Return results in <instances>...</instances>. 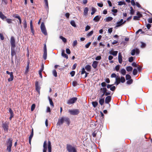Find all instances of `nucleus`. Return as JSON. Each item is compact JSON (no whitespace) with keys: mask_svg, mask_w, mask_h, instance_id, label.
Instances as JSON below:
<instances>
[{"mask_svg":"<svg viewBox=\"0 0 152 152\" xmlns=\"http://www.w3.org/2000/svg\"><path fill=\"white\" fill-rule=\"evenodd\" d=\"M75 72L74 71H72L70 72V74L72 77H73L75 75Z\"/></svg>","mask_w":152,"mask_h":152,"instance_id":"nucleus-64","label":"nucleus"},{"mask_svg":"<svg viewBox=\"0 0 152 152\" xmlns=\"http://www.w3.org/2000/svg\"><path fill=\"white\" fill-rule=\"evenodd\" d=\"M53 75L55 77H56L57 76V73L56 70H54L53 71Z\"/></svg>","mask_w":152,"mask_h":152,"instance_id":"nucleus-44","label":"nucleus"},{"mask_svg":"<svg viewBox=\"0 0 152 152\" xmlns=\"http://www.w3.org/2000/svg\"><path fill=\"white\" fill-rule=\"evenodd\" d=\"M72 85L74 86H75L77 85V83L76 81H73L72 82Z\"/></svg>","mask_w":152,"mask_h":152,"instance_id":"nucleus-59","label":"nucleus"},{"mask_svg":"<svg viewBox=\"0 0 152 152\" xmlns=\"http://www.w3.org/2000/svg\"><path fill=\"white\" fill-rule=\"evenodd\" d=\"M9 123L5 122L2 124V126L4 129V132L7 133L8 132L9 129Z\"/></svg>","mask_w":152,"mask_h":152,"instance_id":"nucleus-2","label":"nucleus"},{"mask_svg":"<svg viewBox=\"0 0 152 152\" xmlns=\"http://www.w3.org/2000/svg\"><path fill=\"white\" fill-rule=\"evenodd\" d=\"M47 57V51H44L43 58L44 60H46Z\"/></svg>","mask_w":152,"mask_h":152,"instance_id":"nucleus-28","label":"nucleus"},{"mask_svg":"<svg viewBox=\"0 0 152 152\" xmlns=\"http://www.w3.org/2000/svg\"><path fill=\"white\" fill-rule=\"evenodd\" d=\"M111 77V78H115L117 77V76H116V75L115 73H113L111 74L110 76Z\"/></svg>","mask_w":152,"mask_h":152,"instance_id":"nucleus-53","label":"nucleus"},{"mask_svg":"<svg viewBox=\"0 0 152 152\" xmlns=\"http://www.w3.org/2000/svg\"><path fill=\"white\" fill-rule=\"evenodd\" d=\"M139 32H141V33H140V34H143L144 33V32L142 31V29H139L136 32V34H138V33Z\"/></svg>","mask_w":152,"mask_h":152,"instance_id":"nucleus-45","label":"nucleus"},{"mask_svg":"<svg viewBox=\"0 0 152 152\" xmlns=\"http://www.w3.org/2000/svg\"><path fill=\"white\" fill-rule=\"evenodd\" d=\"M118 5L119 6H121L123 5H125V3L124 1H120L118 2Z\"/></svg>","mask_w":152,"mask_h":152,"instance_id":"nucleus-35","label":"nucleus"},{"mask_svg":"<svg viewBox=\"0 0 152 152\" xmlns=\"http://www.w3.org/2000/svg\"><path fill=\"white\" fill-rule=\"evenodd\" d=\"M71 24L74 27H76V25L75 21L73 20H72L70 22Z\"/></svg>","mask_w":152,"mask_h":152,"instance_id":"nucleus-31","label":"nucleus"},{"mask_svg":"<svg viewBox=\"0 0 152 152\" xmlns=\"http://www.w3.org/2000/svg\"><path fill=\"white\" fill-rule=\"evenodd\" d=\"M48 99L50 105L52 106L53 107L54 104L52 99L50 98L49 96H48Z\"/></svg>","mask_w":152,"mask_h":152,"instance_id":"nucleus-25","label":"nucleus"},{"mask_svg":"<svg viewBox=\"0 0 152 152\" xmlns=\"http://www.w3.org/2000/svg\"><path fill=\"white\" fill-rule=\"evenodd\" d=\"M131 77L129 75H128V74L126 75V80H127L131 79Z\"/></svg>","mask_w":152,"mask_h":152,"instance_id":"nucleus-40","label":"nucleus"},{"mask_svg":"<svg viewBox=\"0 0 152 152\" xmlns=\"http://www.w3.org/2000/svg\"><path fill=\"white\" fill-rule=\"evenodd\" d=\"M91 44V42H88L87 44L86 45H85V47L86 48H89V46Z\"/></svg>","mask_w":152,"mask_h":152,"instance_id":"nucleus-56","label":"nucleus"},{"mask_svg":"<svg viewBox=\"0 0 152 152\" xmlns=\"http://www.w3.org/2000/svg\"><path fill=\"white\" fill-rule=\"evenodd\" d=\"M94 31H91L87 34V36L88 37H89L90 36H91L93 34Z\"/></svg>","mask_w":152,"mask_h":152,"instance_id":"nucleus-37","label":"nucleus"},{"mask_svg":"<svg viewBox=\"0 0 152 152\" xmlns=\"http://www.w3.org/2000/svg\"><path fill=\"white\" fill-rule=\"evenodd\" d=\"M90 28L91 27L90 26L87 25L85 28V31H87L90 29Z\"/></svg>","mask_w":152,"mask_h":152,"instance_id":"nucleus-48","label":"nucleus"},{"mask_svg":"<svg viewBox=\"0 0 152 152\" xmlns=\"http://www.w3.org/2000/svg\"><path fill=\"white\" fill-rule=\"evenodd\" d=\"M121 82L122 83H124L125 81V78L123 77H121L120 78Z\"/></svg>","mask_w":152,"mask_h":152,"instance_id":"nucleus-41","label":"nucleus"},{"mask_svg":"<svg viewBox=\"0 0 152 152\" xmlns=\"http://www.w3.org/2000/svg\"><path fill=\"white\" fill-rule=\"evenodd\" d=\"M64 121V117H61V118L59 119L57 123V125L59 126L63 124Z\"/></svg>","mask_w":152,"mask_h":152,"instance_id":"nucleus-9","label":"nucleus"},{"mask_svg":"<svg viewBox=\"0 0 152 152\" xmlns=\"http://www.w3.org/2000/svg\"><path fill=\"white\" fill-rule=\"evenodd\" d=\"M10 77L8 79V81L9 82L13 80L14 76L13 75V73L12 72H11V74L10 75Z\"/></svg>","mask_w":152,"mask_h":152,"instance_id":"nucleus-19","label":"nucleus"},{"mask_svg":"<svg viewBox=\"0 0 152 152\" xmlns=\"http://www.w3.org/2000/svg\"><path fill=\"white\" fill-rule=\"evenodd\" d=\"M12 48H11V55L12 58H13V56L16 55V53Z\"/></svg>","mask_w":152,"mask_h":152,"instance_id":"nucleus-22","label":"nucleus"},{"mask_svg":"<svg viewBox=\"0 0 152 152\" xmlns=\"http://www.w3.org/2000/svg\"><path fill=\"white\" fill-rule=\"evenodd\" d=\"M12 139L11 138H9L7 141V150L9 152H11V148L12 146Z\"/></svg>","mask_w":152,"mask_h":152,"instance_id":"nucleus-1","label":"nucleus"},{"mask_svg":"<svg viewBox=\"0 0 152 152\" xmlns=\"http://www.w3.org/2000/svg\"><path fill=\"white\" fill-rule=\"evenodd\" d=\"M48 152H51V146L50 141L49 140L48 142Z\"/></svg>","mask_w":152,"mask_h":152,"instance_id":"nucleus-12","label":"nucleus"},{"mask_svg":"<svg viewBox=\"0 0 152 152\" xmlns=\"http://www.w3.org/2000/svg\"><path fill=\"white\" fill-rule=\"evenodd\" d=\"M98 64V62L97 61H94L93 62L92 66L94 69H96V68Z\"/></svg>","mask_w":152,"mask_h":152,"instance_id":"nucleus-17","label":"nucleus"},{"mask_svg":"<svg viewBox=\"0 0 152 152\" xmlns=\"http://www.w3.org/2000/svg\"><path fill=\"white\" fill-rule=\"evenodd\" d=\"M115 88L116 87L115 86H113L111 87L110 89V90L113 91L115 90Z\"/></svg>","mask_w":152,"mask_h":152,"instance_id":"nucleus-60","label":"nucleus"},{"mask_svg":"<svg viewBox=\"0 0 152 152\" xmlns=\"http://www.w3.org/2000/svg\"><path fill=\"white\" fill-rule=\"evenodd\" d=\"M40 28L42 32L45 35H47L46 28L43 22H42Z\"/></svg>","mask_w":152,"mask_h":152,"instance_id":"nucleus-3","label":"nucleus"},{"mask_svg":"<svg viewBox=\"0 0 152 152\" xmlns=\"http://www.w3.org/2000/svg\"><path fill=\"white\" fill-rule=\"evenodd\" d=\"M133 82V80L132 79L128 80L126 82V83L128 85H130Z\"/></svg>","mask_w":152,"mask_h":152,"instance_id":"nucleus-39","label":"nucleus"},{"mask_svg":"<svg viewBox=\"0 0 152 152\" xmlns=\"http://www.w3.org/2000/svg\"><path fill=\"white\" fill-rule=\"evenodd\" d=\"M60 38L65 43L66 42V39L65 38L63 37L62 36H60Z\"/></svg>","mask_w":152,"mask_h":152,"instance_id":"nucleus-36","label":"nucleus"},{"mask_svg":"<svg viewBox=\"0 0 152 152\" xmlns=\"http://www.w3.org/2000/svg\"><path fill=\"white\" fill-rule=\"evenodd\" d=\"M34 133H33V129H32V131L31 132V134L29 137V139H32Z\"/></svg>","mask_w":152,"mask_h":152,"instance_id":"nucleus-38","label":"nucleus"},{"mask_svg":"<svg viewBox=\"0 0 152 152\" xmlns=\"http://www.w3.org/2000/svg\"><path fill=\"white\" fill-rule=\"evenodd\" d=\"M15 41L14 38L13 37H12L10 39L11 48H14L15 47Z\"/></svg>","mask_w":152,"mask_h":152,"instance_id":"nucleus-7","label":"nucleus"},{"mask_svg":"<svg viewBox=\"0 0 152 152\" xmlns=\"http://www.w3.org/2000/svg\"><path fill=\"white\" fill-rule=\"evenodd\" d=\"M88 11V9L87 7H86L85 8L84 10V15L86 16L87 15Z\"/></svg>","mask_w":152,"mask_h":152,"instance_id":"nucleus-24","label":"nucleus"},{"mask_svg":"<svg viewBox=\"0 0 152 152\" xmlns=\"http://www.w3.org/2000/svg\"><path fill=\"white\" fill-rule=\"evenodd\" d=\"M104 102V98H102L99 99V103L101 105H102L103 104Z\"/></svg>","mask_w":152,"mask_h":152,"instance_id":"nucleus-27","label":"nucleus"},{"mask_svg":"<svg viewBox=\"0 0 152 152\" xmlns=\"http://www.w3.org/2000/svg\"><path fill=\"white\" fill-rule=\"evenodd\" d=\"M120 72L123 75H124L126 74V71L125 69H121V71H120Z\"/></svg>","mask_w":152,"mask_h":152,"instance_id":"nucleus-23","label":"nucleus"},{"mask_svg":"<svg viewBox=\"0 0 152 152\" xmlns=\"http://www.w3.org/2000/svg\"><path fill=\"white\" fill-rule=\"evenodd\" d=\"M134 60L133 57H131L129 58V61L130 62H132Z\"/></svg>","mask_w":152,"mask_h":152,"instance_id":"nucleus-50","label":"nucleus"},{"mask_svg":"<svg viewBox=\"0 0 152 152\" xmlns=\"http://www.w3.org/2000/svg\"><path fill=\"white\" fill-rule=\"evenodd\" d=\"M141 47L142 48H145L146 46L145 44L143 42H141Z\"/></svg>","mask_w":152,"mask_h":152,"instance_id":"nucleus-57","label":"nucleus"},{"mask_svg":"<svg viewBox=\"0 0 152 152\" xmlns=\"http://www.w3.org/2000/svg\"><path fill=\"white\" fill-rule=\"evenodd\" d=\"M6 20L7 23L9 24L11 23H12V20L10 19H7Z\"/></svg>","mask_w":152,"mask_h":152,"instance_id":"nucleus-46","label":"nucleus"},{"mask_svg":"<svg viewBox=\"0 0 152 152\" xmlns=\"http://www.w3.org/2000/svg\"><path fill=\"white\" fill-rule=\"evenodd\" d=\"M97 132V131H95L92 133V135L94 137H95L96 136Z\"/></svg>","mask_w":152,"mask_h":152,"instance_id":"nucleus-51","label":"nucleus"},{"mask_svg":"<svg viewBox=\"0 0 152 152\" xmlns=\"http://www.w3.org/2000/svg\"><path fill=\"white\" fill-rule=\"evenodd\" d=\"M12 16L13 18H17L18 19L20 18L19 15L17 14H14Z\"/></svg>","mask_w":152,"mask_h":152,"instance_id":"nucleus-42","label":"nucleus"},{"mask_svg":"<svg viewBox=\"0 0 152 152\" xmlns=\"http://www.w3.org/2000/svg\"><path fill=\"white\" fill-rule=\"evenodd\" d=\"M113 19V18L111 17H108L105 18L104 20V21L107 22H108L112 20Z\"/></svg>","mask_w":152,"mask_h":152,"instance_id":"nucleus-18","label":"nucleus"},{"mask_svg":"<svg viewBox=\"0 0 152 152\" xmlns=\"http://www.w3.org/2000/svg\"><path fill=\"white\" fill-rule=\"evenodd\" d=\"M118 53V52L117 51H110V54L115 56H117Z\"/></svg>","mask_w":152,"mask_h":152,"instance_id":"nucleus-21","label":"nucleus"},{"mask_svg":"<svg viewBox=\"0 0 152 152\" xmlns=\"http://www.w3.org/2000/svg\"><path fill=\"white\" fill-rule=\"evenodd\" d=\"M137 71L136 69H134L133 71V74L134 75H135L137 74Z\"/></svg>","mask_w":152,"mask_h":152,"instance_id":"nucleus-43","label":"nucleus"},{"mask_svg":"<svg viewBox=\"0 0 152 152\" xmlns=\"http://www.w3.org/2000/svg\"><path fill=\"white\" fill-rule=\"evenodd\" d=\"M91 10L92 12L91 13V15H93L96 12V9L95 8L92 7L91 8Z\"/></svg>","mask_w":152,"mask_h":152,"instance_id":"nucleus-29","label":"nucleus"},{"mask_svg":"<svg viewBox=\"0 0 152 152\" xmlns=\"http://www.w3.org/2000/svg\"><path fill=\"white\" fill-rule=\"evenodd\" d=\"M101 90H102L103 93L105 94L107 91V89L106 88H101Z\"/></svg>","mask_w":152,"mask_h":152,"instance_id":"nucleus-52","label":"nucleus"},{"mask_svg":"<svg viewBox=\"0 0 152 152\" xmlns=\"http://www.w3.org/2000/svg\"><path fill=\"white\" fill-rule=\"evenodd\" d=\"M111 100V96H108L106 97L105 99V103L106 104H108Z\"/></svg>","mask_w":152,"mask_h":152,"instance_id":"nucleus-11","label":"nucleus"},{"mask_svg":"<svg viewBox=\"0 0 152 152\" xmlns=\"http://www.w3.org/2000/svg\"><path fill=\"white\" fill-rule=\"evenodd\" d=\"M0 18L3 20L6 18V17L1 12H0Z\"/></svg>","mask_w":152,"mask_h":152,"instance_id":"nucleus-26","label":"nucleus"},{"mask_svg":"<svg viewBox=\"0 0 152 152\" xmlns=\"http://www.w3.org/2000/svg\"><path fill=\"white\" fill-rule=\"evenodd\" d=\"M35 88L36 90L39 93L41 88L40 85L38 81H36L35 83Z\"/></svg>","mask_w":152,"mask_h":152,"instance_id":"nucleus-8","label":"nucleus"},{"mask_svg":"<svg viewBox=\"0 0 152 152\" xmlns=\"http://www.w3.org/2000/svg\"><path fill=\"white\" fill-rule=\"evenodd\" d=\"M85 69L88 72H90L91 69V66L89 65H87L85 66Z\"/></svg>","mask_w":152,"mask_h":152,"instance_id":"nucleus-16","label":"nucleus"},{"mask_svg":"<svg viewBox=\"0 0 152 152\" xmlns=\"http://www.w3.org/2000/svg\"><path fill=\"white\" fill-rule=\"evenodd\" d=\"M137 16L140 17V18L142 16V15L139 12H137Z\"/></svg>","mask_w":152,"mask_h":152,"instance_id":"nucleus-62","label":"nucleus"},{"mask_svg":"<svg viewBox=\"0 0 152 152\" xmlns=\"http://www.w3.org/2000/svg\"><path fill=\"white\" fill-rule=\"evenodd\" d=\"M132 68L131 66H127L126 68V69L127 71L130 72L132 70Z\"/></svg>","mask_w":152,"mask_h":152,"instance_id":"nucleus-33","label":"nucleus"},{"mask_svg":"<svg viewBox=\"0 0 152 152\" xmlns=\"http://www.w3.org/2000/svg\"><path fill=\"white\" fill-rule=\"evenodd\" d=\"M120 69V65H117L115 67V69L117 71H118Z\"/></svg>","mask_w":152,"mask_h":152,"instance_id":"nucleus-54","label":"nucleus"},{"mask_svg":"<svg viewBox=\"0 0 152 152\" xmlns=\"http://www.w3.org/2000/svg\"><path fill=\"white\" fill-rule=\"evenodd\" d=\"M135 49H134L132 50L131 51V54L132 56H134L135 53Z\"/></svg>","mask_w":152,"mask_h":152,"instance_id":"nucleus-49","label":"nucleus"},{"mask_svg":"<svg viewBox=\"0 0 152 152\" xmlns=\"http://www.w3.org/2000/svg\"><path fill=\"white\" fill-rule=\"evenodd\" d=\"M101 18V16L97 15L95 16L93 19V20L96 22L99 21Z\"/></svg>","mask_w":152,"mask_h":152,"instance_id":"nucleus-13","label":"nucleus"},{"mask_svg":"<svg viewBox=\"0 0 152 152\" xmlns=\"http://www.w3.org/2000/svg\"><path fill=\"white\" fill-rule=\"evenodd\" d=\"M70 113L73 115H77L79 113V111L78 109H73L69 110Z\"/></svg>","mask_w":152,"mask_h":152,"instance_id":"nucleus-6","label":"nucleus"},{"mask_svg":"<svg viewBox=\"0 0 152 152\" xmlns=\"http://www.w3.org/2000/svg\"><path fill=\"white\" fill-rule=\"evenodd\" d=\"M92 104L93 106L95 107H96L98 105V103L97 102H92Z\"/></svg>","mask_w":152,"mask_h":152,"instance_id":"nucleus-32","label":"nucleus"},{"mask_svg":"<svg viewBox=\"0 0 152 152\" xmlns=\"http://www.w3.org/2000/svg\"><path fill=\"white\" fill-rule=\"evenodd\" d=\"M118 60L119 63L120 64H121L122 61V56L120 53H118Z\"/></svg>","mask_w":152,"mask_h":152,"instance_id":"nucleus-14","label":"nucleus"},{"mask_svg":"<svg viewBox=\"0 0 152 152\" xmlns=\"http://www.w3.org/2000/svg\"><path fill=\"white\" fill-rule=\"evenodd\" d=\"M35 107V104H32L31 107V111H33Z\"/></svg>","mask_w":152,"mask_h":152,"instance_id":"nucleus-47","label":"nucleus"},{"mask_svg":"<svg viewBox=\"0 0 152 152\" xmlns=\"http://www.w3.org/2000/svg\"><path fill=\"white\" fill-rule=\"evenodd\" d=\"M77 97H73L70 98L67 101V103L69 104H74L77 100Z\"/></svg>","mask_w":152,"mask_h":152,"instance_id":"nucleus-5","label":"nucleus"},{"mask_svg":"<svg viewBox=\"0 0 152 152\" xmlns=\"http://www.w3.org/2000/svg\"><path fill=\"white\" fill-rule=\"evenodd\" d=\"M61 55L64 58L68 59V55L64 53V50H63L62 51Z\"/></svg>","mask_w":152,"mask_h":152,"instance_id":"nucleus-15","label":"nucleus"},{"mask_svg":"<svg viewBox=\"0 0 152 152\" xmlns=\"http://www.w3.org/2000/svg\"><path fill=\"white\" fill-rule=\"evenodd\" d=\"M23 25L24 28H26L27 27V24L26 20L25 19H24L23 20Z\"/></svg>","mask_w":152,"mask_h":152,"instance_id":"nucleus-30","label":"nucleus"},{"mask_svg":"<svg viewBox=\"0 0 152 152\" xmlns=\"http://www.w3.org/2000/svg\"><path fill=\"white\" fill-rule=\"evenodd\" d=\"M64 121L66 122V124L69 125L70 124V121L69 119L67 117H64Z\"/></svg>","mask_w":152,"mask_h":152,"instance_id":"nucleus-20","label":"nucleus"},{"mask_svg":"<svg viewBox=\"0 0 152 152\" xmlns=\"http://www.w3.org/2000/svg\"><path fill=\"white\" fill-rule=\"evenodd\" d=\"M122 25H123V23H121L120 21H119L117 23L116 27H118L121 26Z\"/></svg>","mask_w":152,"mask_h":152,"instance_id":"nucleus-34","label":"nucleus"},{"mask_svg":"<svg viewBox=\"0 0 152 152\" xmlns=\"http://www.w3.org/2000/svg\"><path fill=\"white\" fill-rule=\"evenodd\" d=\"M85 68H84V67H83L82 69V71H81V74H83L85 73L86 72L85 70Z\"/></svg>","mask_w":152,"mask_h":152,"instance_id":"nucleus-58","label":"nucleus"},{"mask_svg":"<svg viewBox=\"0 0 152 152\" xmlns=\"http://www.w3.org/2000/svg\"><path fill=\"white\" fill-rule=\"evenodd\" d=\"M43 152H46L47 150V143L46 140L44 142L43 145Z\"/></svg>","mask_w":152,"mask_h":152,"instance_id":"nucleus-10","label":"nucleus"},{"mask_svg":"<svg viewBox=\"0 0 152 152\" xmlns=\"http://www.w3.org/2000/svg\"><path fill=\"white\" fill-rule=\"evenodd\" d=\"M66 53L68 54H70V53L71 52L69 48H66Z\"/></svg>","mask_w":152,"mask_h":152,"instance_id":"nucleus-63","label":"nucleus"},{"mask_svg":"<svg viewBox=\"0 0 152 152\" xmlns=\"http://www.w3.org/2000/svg\"><path fill=\"white\" fill-rule=\"evenodd\" d=\"M115 81H119L121 82L120 77L118 76H117V77L115 78Z\"/></svg>","mask_w":152,"mask_h":152,"instance_id":"nucleus-55","label":"nucleus"},{"mask_svg":"<svg viewBox=\"0 0 152 152\" xmlns=\"http://www.w3.org/2000/svg\"><path fill=\"white\" fill-rule=\"evenodd\" d=\"M77 41L76 40H75L73 42V46H75L77 45Z\"/></svg>","mask_w":152,"mask_h":152,"instance_id":"nucleus-61","label":"nucleus"},{"mask_svg":"<svg viewBox=\"0 0 152 152\" xmlns=\"http://www.w3.org/2000/svg\"><path fill=\"white\" fill-rule=\"evenodd\" d=\"M66 148L69 152H77L76 150L74 147L70 145H67Z\"/></svg>","mask_w":152,"mask_h":152,"instance_id":"nucleus-4","label":"nucleus"}]
</instances>
